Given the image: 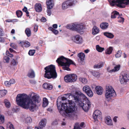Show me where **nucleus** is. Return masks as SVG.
<instances>
[{
	"instance_id": "obj_64",
	"label": "nucleus",
	"mask_w": 129,
	"mask_h": 129,
	"mask_svg": "<svg viewBox=\"0 0 129 129\" xmlns=\"http://www.w3.org/2000/svg\"><path fill=\"white\" fill-rule=\"evenodd\" d=\"M26 13V15L27 17H28L29 16V12H28V11H27V12H25Z\"/></svg>"
},
{
	"instance_id": "obj_61",
	"label": "nucleus",
	"mask_w": 129,
	"mask_h": 129,
	"mask_svg": "<svg viewBox=\"0 0 129 129\" xmlns=\"http://www.w3.org/2000/svg\"><path fill=\"white\" fill-rule=\"evenodd\" d=\"M4 39L2 37L0 38V42H4Z\"/></svg>"
},
{
	"instance_id": "obj_34",
	"label": "nucleus",
	"mask_w": 129,
	"mask_h": 129,
	"mask_svg": "<svg viewBox=\"0 0 129 129\" xmlns=\"http://www.w3.org/2000/svg\"><path fill=\"white\" fill-rule=\"evenodd\" d=\"M120 65H116L115 66L113 69L111 70V72H114L118 71L119 69L120 68Z\"/></svg>"
},
{
	"instance_id": "obj_8",
	"label": "nucleus",
	"mask_w": 129,
	"mask_h": 129,
	"mask_svg": "<svg viewBox=\"0 0 129 129\" xmlns=\"http://www.w3.org/2000/svg\"><path fill=\"white\" fill-rule=\"evenodd\" d=\"M76 3L75 0H66L62 4V9L63 10L66 9L70 7L74 6Z\"/></svg>"
},
{
	"instance_id": "obj_44",
	"label": "nucleus",
	"mask_w": 129,
	"mask_h": 129,
	"mask_svg": "<svg viewBox=\"0 0 129 129\" xmlns=\"http://www.w3.org/2000/svg\"><path fill=\"white\" fill-rule=\"evenodd\" d=\"M92 75L94 77L97 78L99 77L100 75L99 73L96 71H94L92 73Z\"/></svg>"
},
{
	"instance_id": "obj_46",
	"label": "nucleus",
	"mask_w": 129,
	"mask_h": 129,
	"mask_svg": "<svg viewBox=\"0 0 129 129\" xmlns=\"http://www.w3.org/2000/svg\"><path fill=\"white\" fill-rule=\"evenodd\" d=\"M117 18V21L119 22L123 23L124 21V18L123 17H120L119 15V17H118Z\"/></svg>"
},
{
	"instance_id": "obj_63",
	"label": "nucleus",
	"mask_w": 129,
	"mask_h": 129,
	"mask_svg": "<svg viewBox=\"0 0 129 129\" xmlns=\"http://www.w3.org/2000/svg\"><path fill=\"white\" fill-rule=\"evenodd\" d=\"M9 50L10 52L11 53L13 52H15V51H14L11 48H10L9 49Z\"/></svg>"
},
{
	"instance_id": "obj_6",
	"label": "nucleus",
	"mask_w": 129,
	"mask_h": 129,
	"mask_svg": "<svg viewBox=\"0 0 129 129\" xmlns=\"http://www.w3.org/2000/svg\"><path fill=\"white\" fill-rule=\"evenodd\" d=\"M111 5L116 6L120 8H124L125 5H129V0H108Z\"/></svg>"
},
{
	"instance_id": "obj_29",
	"label": "nucleus",
	"mask_w": 129,
	"mask_h": 129,
	"mask_svg": "<svg viewBox=\"0 0 129 129\" xmlns=\"http://www.w3.org/2000/svg\"><path fill=\"white\" fill-rule=\"evenodd\" d=\"M65 81L67 83H71V80L69 74L65 76L64 77Z\"/></svg>"
},
{
	"instance_id": "obj_20",
	"label": "nucleus",
	"mask_w": 129,
	"mask_h": 129,
	"mask_svg": "<svg viewBox=\"0 0 129 129\" xmlns=\"http://www.w3.org/2000/svg\"><path fill=\"white\" fill-rule=\"evenodd\" d=\"M36 11L40 12L42 11V7L41 4L40 3H37L35 5V7Z\"/></svg>"
},
{
	"instance_id": "obj_14",
	"label": "nucleus",
	"mask_w": 129,
	"mask_h": 129,
	"mask_svg": "<svg viewBox=\"0 0 129 129\" xmlns=\"http://www.w3.org/2000/svg\"><path fill=\"white\" fill-rule=\"evenodd\" d=\"M74 99L75 100L76 102L78 103V104L80 106H82L84 105V103L82 102L81 99L80 95L79 94V92H78V94L74 97Z\"/></svg>"
},
{
	"instance_id": "obj_56",
	"label": "nucleus",
	"mask_w": 129,
	"mask_h": 129,
	"mask_svg": "<svg viewBox=\"0 0 129 129\" xmlns=\"http://www.w3.org/2000/svg\"><path fill=\"white\" fill-rule=\"evenodd\" d=\"M41 21L42 22H45L46 21V18L44 17H43L41 20Z\"/></svg>"
},
{
	"instance_id": "obj_4",
	"label": "nucleus",
	"mask_w": 129,
	"mask_h": 129,
	"mask_svg": "<svg viewBox=\"0 0 129 129\" xmlns=\"http://www.w3.org/2000/svg\"><path fill=\"white\" fill-rule=\"evenodd\" d=\"M44 69L45 70V77L48 79H55L57 77V73L54 66L50 65L45 67Z\"/></svg>"
},
{
	"instance_id": "obj_49",
	"label": "nucleus",
	"mask_w": 129,
	"mask_h": 129,
	"mask_svg": "<svg viewBox=\"0 0 129 129\" xmlns=\"http://www.w3.org/2000/svg\"><path fill=\"white\" fill-rule=\"evenodd\" d=\"M17 62L16 60L14 59H13L11 61V64L13 66H15L17 64Z\"/></svg>"
},
{
	"instance_id": "obj_53",
	"label": "nucleus",
	"mask_w": 129,
	"mask_h": 129,
	"mask_svg": "<svg viewBox=\"0 0 129 129\" xmlns=\"http://www.w3.org/2000/svg\"><path fill=\"white\" fill-rule=\"evenodd\" d=\"M51 9L48 8L47 10V14L49 16H50L51 14V11L50 9Z\"/></svg>"
},
{
	"instance_id": "obj_15",
	"label": "nucleus",
	"mask_w": 129,
	"mask_h": 129,
	"mask_svg": "<svg viewBox=\"0 0 129 129\" xmlns=\"http://www.w3.org/2000/svg\"><path fill=\"white\" fill-rule=\"evenodd\" d=\"M95 90L96 93L98 95H102L104 92L103 88L100 86H96L95 88Z\"/></svg>"
},
{
	"instance_id": "obj_13",
	"label": "nucleus",
	"mask_w": 129,
	"mask_h": 129,
	"mask_svg": "<svg viewBox=\"0 0 129 129\" xmlns=\"http://www.w3.org/2000/svg\"><path fill=\"white\" fill-rule=\"evenodd\" d=\"M85 112H87L91 107V103L89 100H87L85 104L81 106Z\"/></svg>"
},
{
	"instance_id": "obj_43",
	"label": "nucleus",
	"mask_w": 129,
	"mask_h": 129,
	"mask_svg": "<svg viewBox=\"0 0 129 129\" xmlns=\"http://www.w3.org/2000/svg\"><path fill=\"white\" fill-rule=\"evenodd\" d=\"M16 13L18 17H21L22 15V12L19 10L17 11L16 12Z\"/></svg>"
},
{
	"instance_id": "obj_47",
	"label": "nucleus",
	"mask_w": 129,
	"mask_h": 129,
	"mask_svg": "<svg viewBox=\"0 0 129 129\" xmlns=\"http://www.w3.org/2000/svg\"><path fill=\"white\" fill-rule=\"evenodd\" d=\"M122 52L121 51L119 50L115 55V57L116 58H118L120 57L121 54Z\"/></svg>"
},
{
	"instance_id": "obj_21",
	"label": "nucleus",
	"mask_w": 129,
	"mask_h": 129,
	"mask_svg": "<svg viewBox=\"0 0 129 129\" xmlns=\"http://www.w3.org/2000/svg\"><path fill=\"white\" fill-rule=\"evenodd\" d=\"M43 87L45 89L49 90H51L53 87L52 85L46 83H45L43 84Z\"/></svg>"
},
{
	"instance_id": "obj_42",
	"label": "nucleus",
	"mask_w": 129,
	"mask_h": 129,
	"mask_svg": "<svg viewBox=\"0 0 129 129\" xmlns=\"http://www.w3.org/2000/svg\"><path fill=\"white\" fill-rule=\"evenodd\" d=\"M5 121V117L4 115H0V124L3 123Z\"/></svg>"
},
{
	"instance_id": "obj_12",
	"label": "nucleus",
	"mask_w": 129,
	"mask_h": 129,
	"mask_svg": "<svg viewBox=\"0 0 129 129\" xmlns=\"http://www.w3.org/2000/svg\"><path fill=\"white\" fill-rule=\"evenodd\" d=\"M101 115L102 113L99 110H96L93 114V118L95 121H98V119H100L101 118Z\"/></svg>"
},
{
	"instance_id": "obj_38",
	"label": "nucleus",
	"mask_w": 129,
	"mask_h": 129,
	"mask_svg": "<svg viewBox=\"0 0 129 129\" xmlns=\"http://www.w3.org/2000/svg\"><path fill=\"white\" fill-rule=\"evenodd\" d=\"M24 121L26 123H30L32 121V119L29 117H27L24 120Z\"/></svg>"
},
{
	"instance_id": "obj_33",
	"label": "nucleus",
	"mask_w": 129,
	"mask_h": 129,
	"mask_svg": "<svg viewBox=\"0 0 129 129\" xmlns=\"http://www.w3.org/2000/svg\"><path fill=\"white\" fill-rule=\"evenodd\" d=\"M119 13L116 11H114L111 13V17L112 18H116L117 16H119Z\"/></svg>"
},
{
	"instance_id": "obj_60",
	"label": "nucleus",
	"mask_w": 129,
	"mask_h": 129,
	"mask_svg": "<svg viewBox=\"0 0 129 129\" xmlns=\"http://www.w3.org/2000/svg\"><path fill=\"white\" fill-rule=\"evenodd\" d=\"M118 118L117 117V116H115L114 118H113V120L114 121L116 122H117V118Z\"/></svg>"
},
{
	"instance_id": "obj_23",
	"label": "nucleus",
	"mask_w": 129,
	"mask_h": 129,
	"mask_svg": "<svg viewBox=\"0 0 129 129\" xmlns=\"http://www.w3.org/2000/svg\"><path fill=\"white\" fill-rule=\"evenodd\" d=\"M70 77L71 83H73L75 82L77 79V75L75 74H70Z\"/></svg>"
},
{
	"instance_id": "obj_51",
	"label": "nucleus",
	"mask_w": 129,
	"mask_h": 129,
	"mask_svg": "<svg viewBox=\"0 0 129 129\" xmlns=\"http://www.w3.org/2000/svg\"><path fill=\"white\" fill-rule=\"evenodd\" d=\"M10 46L14 49H16L17 47L16 44L14 43H11L10 44Z\"/></svg>"
},
{
	"instance_id": "obj_37",
	"label": "nucleus",
	"mask_w": 129,
	"mask_h": 129,
	"mask_svg": "<svg viewBox=\"0 0 129 129\" xmlns=\"http://www.w3.org/2000/svg\"><path fill=\"white\" fill-rule=\"evenodd\" d=\"M104 35L108 38H112L114 37L113 35L111 33H104Z\"/></svg>"
},
{
	"instance_id": "obj_55",
	"label": "nucleus",
	"mask_w": 129,
	"mask_h": 129,
	"mask_svg": "<svg viewBox=\"0 0 129 129\" xmlns=\"http://www.w3.org/2000/svg\"><path fill=\"white\" fill-rule=\"evenodd\" d=\"M38 29V26L37 25H35L34 27V31L35 32H37Z\"/></svg>"
},
{
	"instance_id": "obj_41",
	"label": "nucleus",
	"mask_w": 129,
	"mask_h": 129,
	"mask_svg": "<svg viewBox=\"0 0 129 129\" xmlns=\"http://www.w3.org/2000/svg\"><path fill=\"white\" fill-rule=\"evenodd\" d=\"M99 29L96 26H94L92 29V32H99Z\"/></svg>"
},
{
	"instance_id": "obj_9",
	"label": "nucleus",
	"mask_w": 129,
	"mask_h": 129,
	"mask_svg": "<svg viewBox=\"0 0 129 129\" xmlns=\"http://www.w3.org/2000/svg\"><path fill=\"white\" fill-rule=\"evenodd\" d=\"M71 39L73 42L76 44H81L83 41L82 37L78 35L73 36L71 37Z\"/></svg>"
},
{
	"instance_id": "obj_40",
	"label": "nucleus",
	"mask_w": 129,
	"mask_h": 129,
	"mask_svg": "<svg viewBox=\"0 0 129 129\" xmlns=\"http://www.w3.org/2000/svg\"><path fill=\"white\" fill-rule=\"evenodd\" d=\"M79 80L80 81L84 84H86L87 83V80L85 78L80 77L79 78Z\"/></svg>"
},
{
	"instance_id": "obj_16",
	"label": "nucleus",
	"mask_w": 129,
	"mask_h": 129,
	"mask_svg": "<svg viewBox=\"0 0 129 129\" xmlns=\"http://www.w3.org/2000/svg\"><path fill=\"white\" fill-rule=\"evenodd\" d=\"M105 122L106 124L109 125H113L112 120L111 117L109 116L106 117L105 118Z\"/></svg>"
},
{
	"instance_id": "obj_62",
	"label": "nucleus",
	"mask_w": 129,
	"mask_h": 129,
	"mask_svg": "<svg viewBox=\"0 0 129 129\" xmlns=\"http://www.w3.org/2000/svg\"><path fill=\"white\" fill-rule=\"evenodd\" d=\"M5 21L7 22H12V19H7L5 20Z\"/></svg>"
},
{
	"instance_id": "obj_50",
	"label": "nucleus",
	"mask_w": 129,
	"mask_h": 129,
	"mask_svg": "<svg viewBox=\"0 0 129 129\" xmlns=\"http://www.w3.org/2000/svg\"><path fill=\"white\" fill-rule=\"evenodd\" d=\"M35 53V50H30L28 52L29 54L30 55H33Z\"/></svg>"
},
{
	"instance_id": "obj_39",
	"label": "nucleus",
	"mask_w": 129,
	"mask_h": 129,
	"mask_svg": "<svg viewBox=\"0 0 129 129\" xmlns=\"http://www.w3.org/2000/svg\"><path fill=\"white\" fill-rule=\"evenodd\" d=\"M96 47V50L99 52H102L104 50V48L101 47L99 45H97Z\"/></svg>"
},
{
	"instance_id": "obj_28",
	"label": "nucleus",
	"mask_w": 129,
	"mask_h": 129,
	"mask_svg": "<svg viewBox=\"0 0 129 129\" xmlns=\"http://www.w3.org/2000/svg\"><path fill=\"white\" fill-rule=\"evenodd\" d=\"M78 56L80 58V61H83L84 59L85 55L84 53L80 52L78 54Z\"/></svg>"
},
{
	"instance_id": "obj_22",
	"label": "nucleus",
	"mask_w": 129,
	"mask_h": 129,
	"mask_svg": "<svg viewBox=\"0 0 129 129\" xmlns=\"http://www.w3.org/2000/svg\"><path fill=\"white\" fill-rule=\"evenodd\" d=\"M57 25L56 24H53L52 25V27H49V30L52 31V32H58V31L54 28H57Z\"/></svg>"
},
{
	"instance_id": "obj_52",
	"label": "nucleus",
	"mask_w": 129,
	"mask_h": 129,
	"mask_svg": "<svg viewBox=\"0 0 129 129\" xmlns=\"http://www.w3.org/2000/svg\"><path fill=\"white\" fill-rule=\"evenodd\" d=\"M5 85L7 87H9L11 85L9 81H6L5 82Z\"/></svg>"
},
{
	"instance_id": "obj_58",
	"label": "nucleus",
	"mask_w": 129,
	"mask_h": 129,
	"mask_svg": "<svg viewBox=\"0 0 129 129\" xmlns=\"http://www.w3.org/2000/svg\"><path fill=\"white\" fill-rule=\"evenodd\" d=\"M59 99H60V100H61L62 101L66 100L67 99V98L64 96L62 97L61 99L59 98Z\"/></svg>"
},
{
	"instance_id": "obj_31",
	"label": "nucleus",
	"mask_w": 129,
	"mask_h": 129,
	"mask_svg": "<svg viewBox=\"0 0 129 129\" xmlns=\"http://www.w3.org/2000/svg\"><path fill=\"white\" fill-rule=\"evenodd\" d=\"M113 50V48L112 47H109L108 48H107L105 51V53L106 54H110L111 53L112 50Z\"/></svg>"
},
{
	"instance_id": "obj_2",
	"label": "nucleus",
	"mask_w": 129,
	"mask_h": 129,
	"mask_svg": "<svg viewBox=\"0 0 129 129\" xmlns=\"http://www.w3.org/2000/svg\"><path fill=\"white\" fill-rule=\"evenodd\" d=\"M68 105L67 103H63L60 101V99H58L57 105L58 110L60 114L66 117H74L77 114V107L75 103L72 100H68Z\"/></svg>"
},
{
	"instance_id": "obj_10",
	"label": "nucleus",
	"mask_w": 129,
	"mask_h": 129,
	"mask_svg": "<svg viewBox=\"0 0 129 129\" xmlns=\"http://www.w3.org/2000/svg\"><path fill=\"white\" fill-rule=\"evenodd\" d=\"M129 80V74L126 73H122L120 80L121 84L127 82Z\"/></svg>"
},
{
	"instance_id": "obj_7",
	"label": "nucleus",
	"mask_w": 129,
	"mask_h": 129,
	"mask_svg": "<svg viewBox=\"0 0 129 129\" xmlns=\"http://www.w3.org/2000/svg\"><path fill=\"white\" fill-rule=\"evenodd\" d=\"M85 25L82 24H77L73 23L71 24H68L67 25L66 27L71 30L76 31L78 32H83L85 28Z\"/></svg>"
},
{
	"instance_id": "obj_32",
	"label": "nucleus",
	"mask_w": 129,
	"mask_h": 129,
	"mask_svg": "<svg viewBox=\"0 0 129 129\" xmlns=\"http://www.w3.org/2000/svg\"><path fill=\"white\" fill-rule=\"evenodd\" d=\"M48 104V100L45 98H44L43 99L42 106L43 107H46Z\"/></svg>"
},
{
	"instance_id": "obj_1",
	"label": "nucleus",
	"mask_w": 129,
	"mask_h": 129,
	"mask_svg": "<svg viewBox=\"0 0 129 129\" xmlns=\"http://www.w3.org/2000/svg\"><path fill=\"white\" fill-rule=\"evenodd\" d=\"M32 94L30 98H28L24 94L17 95L16 97L17 104L24 108H29L31 111H33L34 108L41 103V100L38 94L33 93Z\"/></svg>"
},
{
	"instance_id": "obj_18",
	"label": "nucleus",
	"mask_w": 129,
	"mask_h": 129,
	"mask_svg": "<svg viewBox=\"0 0 129 129\" xmlns=\"http://www.w3.org/2000/svg\"><path fill=\"white\" fill-rule=\"evenodd\" d=\"M35 73L34 71L32 69H30L28 72L27 76L30 78H34L35 77Z\"/></svg>"
},
{
	"instance_id": "obj_27",
	"label": "nucleus",
	"mask_w": 129,
	"mask_h": 129,
	"mask_svg": "<svg viewBox=\"0 0 129 129\" xmlns=\"http://www.w3.org/2000/svg\"><path fill=\"white\" fill-rule=\"evenodd\" d=\"M84 124V123L83 122L81 123L80 124V125L79 123H76L74 126V129H82L80 128V126L83 127V126Z\"/></svg>"
},
{
	"instance_id": "obj_45",
	"label": "nucleus",
	"mask_w": 129,
	"mask_h": 129,
	"mask_svg": "<svg viewBox=\"0 0 129 129\" xmlns=\"http://www.w3.org/2000/svg\"><path fill=\"white\" fill-rule=\"evenodd\" d=\"M7 129H14L13 125L11 123H8L7 124Z\"/></svg>"
},
{
	"instance_id": "obj_25",
	"label": "nucleus",
	"mask_w": 129,
	"mask_h": 129,
	"mask_svg": "<svg viewBox=\"0 0 129 129\" xmlns=\"http://www.w3.org/2000/svg\"><path fill=\"white\" fill-rule=\"evenodd\" d=\"M19 43L21 44V45L22 46H25L26 47H28L30 45V43L27 41H25V42L23 41Z\"/></svg>"
},
{
	"instance_id": "obj_59",
	"label": "nucleus",
	"mask_w": 129,
	"mask_h": 129,
	"mask_svg": "<svg viewBox=\"0 0 129 129\" xmlns=\"http://www.w3.org/2000/svg\"><path fill=\"white\" fill-rule=\"evenodd\" d=\"M22 11L25 12H27V8L25 7H24V8L22 9Z\"/></svg>"
},
{
	"instance_id": "obj_19",
	"label": "nucleus",
	"mask_w": 129,
	"mask_h": 129,
	"mask_svg": "<svg viewBox=\"0 0 129 129\" xmlns=\"http://www.w3.org/2000/svg\"><path fill=\"white\" fill-rule=\"evenodd\" d=\"M46 122L47 120L45 119L44 118L42 119L39 124V127L42 128L44 127L46 125Z\"/></svg>"
},
{
	"instance_id": "obj_26",
	"label": "nucleus",
	"mask_w": 129,
	"mask_h": 129,
	"mask_svg": "<svg viewBox=\"0 0 129 129\" xmlns=\"http://www.w3.org/2000/svg\"><path fill=\"white\" fill-rule=\"evenodd\" d=\"M4 103L5 107L7 108H9L11 107V104L9 101L8 100L5 99L4 100Z\"/></svg>"
},
{
	"instance_id": "obj_36",
	"label": "nucleus",
	"mask_w": 129,
	"mask_h": 129,
	"mask_svg": "<svg viewBox=\"0 0 129 129\" xmlns=\"http://www.w3.org/2000/svg\"><path fill=\"white\" fill-rule=\"evenodd\" d=\"M7 91L5 90H0V98H1L4 96L7 93Z\"/></svg>"
},
{
	"instance_id": "obj_30",
	"label": "nucleus",
	"mask_w": 129,
	"mask_h": 129,
	"mask_svg": "<svg viewBox=\"0 0 129 129\" xmlns=\"http://www.w3.org/2000/svg\"><path fill=\"white\" fill-rule=\"evenodd\" d=\"M108 24L107 22H103L100 25V27L103 29H105L108 27Z\"/></svg>"
},
{
	"instance_id": "obj_35",
	"label": "nucleus",
	"mask_w": 129,
	"mask_h": 129,
	"mask_svg": "<svg viewBox=\"0 0 129 129\" xmlns=\"http://www.w3.org/2000/svg\"><path fill=\"white\" fill-rule=\"evenodd\" d=\"M79 94L80 95L81 100L82 99L85 100V102H86L87 100H89L87 97L83 93L81 92H79Z\"/></svg>"
},
{
	"instance_id": "obj_54",
	"label": "nucleus",
	"mask_w": 129,
	"mask_h": 129,
	"mask_svg": "<svg viewBox=\"0 0 129 129\" xmlns=\"http://www.w3.org/2000/svg\"><path fill=\"white\" fill-rule=\"evenodd\" d=\"M9 82L11 85V84H13L15 83V81L14 79H11L9 81Z\"/></svg>"
},
{
	"instance_id": "obj_5",
	"label": "nucleus",
	"mask_w": 129,
	"mask_h": 129,
	"mask_svg": "<svg viewBox=\"0 0 129 129\" xmlns=\"http://www.w3.org/2000/svg\"><path fill=\"white\" fill-rule=\"evenodd\" d=\"M116 95L115 92L111 86H106L105 93V97L108 101L113 99Z\"/></svg>"
},
{
	"instance_id": "obj_57",
	"label": "nucleus",
	"mask_w": 129,
	"mask_h": 129,
	"mask_svg": "<svg viewBox=\"0 0 129 129\" xmlns=\"http://www.w3.org/2000/svg\"><path fill=\"white\" fill-rule=\"evenodd\" d=\"M25 32H31V30L29 28H27L25 30Z\"/></svg>"
},
{
	"instance_id": "obj_3",
	"label": "nucleus",
	"mask_w": 129,
	"mask_h": 129,
	"mask_svg": "<svg viewBox=\"0 0 129 129\" xmlns=\"http://www.w3.org/2000/svg\"><path fill=\"white\" fill-rule=\"evenodd\" d=\"M56 62L62 67V69L64 70L67 71L71 70L69 68L71 64L75 65L72 60L65 58L63 56L58 58L56 60Z\"/></svg>"
},
{
	"instance_id": "obj_24",
	"label": "nucleus",
	"mask_w": 129,
	"mask_h": 129,
	"mask_svg": "<svg viewBox=\"0 0 129 129\" xmlns=\"http://www.w3.org/2000/svg\"><path fill=\"white\" fill-rule=\"evenodd\" d=\"M105 62H101L97 64H96L93 66L94 69H98L102 67L105 64Z\"/></svg>"
},
{
	"instance_id": "obj_48",
	"label": "nucleus",
	"mask_w": 129,
	"mask_h": 129,
	"mask_svg": "<svg viewBox=\"0 0 129 129\" xmlns=\"http://www.w3.org/2000/svg\"><path fill=\"white\" fill-rule=\"evenodd\" d=\"M10 58L8 56H5L4 57L3 60L5 62L8 63Z\"/></svg>"
},
{
	"instance_id": "obj_17",
	"label": "nucleus",
	"mask_w": 129,
	"mask_h": 129,
	"mask_svg": "<svg viewBox=\"0 0 129 129\" xmlns=\"http://www.w3.org/2000/svg\"><path fill=\"white\" fill-rule=\"evenodd\" d=\"M46 4L47 8L52 9L54 5L53 0H47Z\"/></svg>"
},
{
	"instance_id": "obj_11",
	"label": "nucleus",
	"mask_w": 129,
	"mask_h": 129,
	"mask_svg": "<svg viewBox=\"0 0 129 129\" xmlns=\"http://www.w3.org/2000/svg\"><path fill=\"white\" fill-rule=\"evenodd\" d=\"M83 90L89 97H91L93 96V92L89 86L86 85L84 86L83 88Z\"/></svg>"
}]
</instances>
